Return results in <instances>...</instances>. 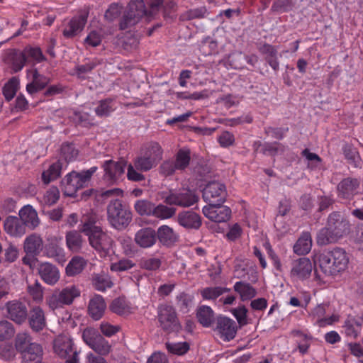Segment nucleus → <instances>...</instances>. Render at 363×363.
Masks as SVG:
<instances>
[{"instance_id":"obj_1","label":"nucleus","mask_w":363,"mask_h":363,"mask_svg":"<svg viewBox=\"0 0 363 363\" xmlns=\"http://www.w3.org/2000/svg\"><path fill=\"white\" fill-rule=\"evenodd\" d=\"M80 232L88 237L89 245L98 252L101 257L110 255L113 240L96 225V216L94 213L84 214L80 220Z\"/></svg>"},{"instance_id":"obj_2","label":"nucleus","mask_w":363,"mask_h":363,"mask_svg":"<svg viewBox=\"0 0 363 363\" xmlns=\"http://www.w3.org/2000/svg\"><path fill=\"white\" fill-rule=\"evenodd\" d=\"M163 4L164 0H150V9L147 12L143 0H132L128 4L127 12L120 21V29L126 30L131 28L145 15L154 16L161 9H163Z\"/></svg>"},{"instance_id":"obj_3","label":"nucleus","mask_w":363,"mask_h":363,"mask_svg":"<svg viewBox=\"0 0 363 363\" xmlns=\"http://www.w3.org/2000/svg\"><path fill=\"white\" fill-rule=\"evenodd\" d=\"M315 262L325 275L335 276L347 269L349 257L342 248L335 247L318 255Z\"/></svg>"},{"instance_id":"obj_4","label":"nucleus","mask_w":363,"mask_h":363,"mask_svg":"<svg viewBox=\"0 0 363 363\" xmlns=\"http://www.w3.org/2000/svg\"><path fill=\"white\" fill-rule=\"evenodd\" d=\"M81 291L79 288L70 284L62 289H55L53 292L46 298V304L52 311L62 308L65 306L72 304L74 301L79 297Z\"/></svg>"},{"instance_id":"obj_5","label":"nucleus","mask_w":363,"mask_h":363,"mask_svg":"<svg viewBox=\"0 0 363 363\" xmlns=\"http://www.w3.org/2000/svg\"><path fill=\"white\" fill-rule=\"evenodd\" d=\"M107 215L110 224L118 230L128 226L132 219L130 211L118 199L110 201L107 206Z\"/></svg>"},{"instance_id":"obj_6","label":"nucleus","mask_w":363,"mask_h":363,"mask_svg":"<svg viewBox=\"0 0 363 363\" xmlns=\"http://www.w3.org/2000/svg\"><path fill=\"white\" fill-rule=\"evenodd\" d=\"M157 318L159 327L167 333H178L182 330L177 311L169 304L163 303L158 306Z\"/></svg>"},{"instance_id":"obj_7","label":"nucleus","mask_w":363,"mask_h":363,"mask_svg":"<svg viewBox=\"0 0 363 363\" xmlns=\"http://www.w3.org/2000/svg\"><path fill=\"white\" fill-rule=\"evenodd\" d=\"M96 169V167H92L88 170L79 173L72 172L68 174L62 181L65 187V193L67 196H73L78 189L86 186Z\"/></svg>"},{"instance_id":"obj_8","label":"nucleus","mask_w":363,"mask_h":363,"mask_svg":"<svg viewBox=\"0 0 363 363\" xmlns=\"http://www.w3.org/2000/svg\"><path fill=\"white\" fill-rule=\"evenodd\" d=\"M162 150L157 143H151L143 155L134 160L135 167L141 172H147L155 167L162 159Z\"/></svg>"},{"instance_id":"obj_9","label":"nucleus","mask_w":363,"mask_h":363,"mask_svg":"<svg viewBox=\"0 0 363 363\" xmlns=\"http://www.w3.org/2000/svg\"><path fill=\"white\" fill-rule=\"evenodd\" d=\"M164 201L170 206H178L187 208L193 206L199 201V196L195 192L189 189H180L179 190H171L168 194L163 196Z\"/></svg>"},{"instance_id":"obj_10","label":"nucleus","mask_w":363,"mask_h":363,"mask_svg":"<svg viewBox=\"0 0 363 363\" xmlns=\"http://www.w3.org/2000/svg\"><path fill=\"white\" fill-rule=\"evenodd\" d=\"M55 352L68 363H79L77 351L74 348L72 339L65 335L57 336L54 340Z\"/></svg>"},{"instance_id":"obj_11","label":"nucleus","mask_w":363,"mask_h":363,"mask_svg":"<svg viewBox=\"0 0 363 363\" xmlns=\"http://www.w3.org/2000/svg\"><path fill=\"white\" fill-rule=\"evenodd\" d=\"M225 186L217 182H209L203 191V198L210 205H221L225 199Z\"/></svg>"},{"instance_id":"obj_12","label":"nucleus","mask_w":363,"mask_h":363,"mask_svg":"<svg viewBox=\"0 0 363 363\" xmlns=\"http://www.w3.org/2000/svg\"><path fill=\"white\" fill-rule=\"evenodd\" d=\"M215 324L214 331L222 340L230 341L235 337L238 327L233 319L219 316L216 320Z\"/></svg>"},{"instance_id":"obj_13","label":"nucleus","mask_w":363,"mask_h":363,"mask_svg":"<svg viewBox=\"0 0 363 363\" xmlns=\"http://www.w3.org/2000/svg\"><path fill=\"white\" fill-rule=\"evenodd\" d=\"M126 162L120 160L115 162L113 160H106L103 164L104 170V179L110 183H117L125 172Z\"/></svg>"},{"instance_id":"obj_14","label":"nucleus","mask_w":363,"mask_h":363,"mask_svg":"<svg viewBox=\"0 0 363 363\" xmlns=\"http://www.w3.org/2000/svg\"><path fill=\"white\" fill-rule=\"evenodd\" d=\"M326 225L329 227L340 239L350 232L349 221L339 212H333L328 218Z\"/></svg>"},{"instance_id":"obj_15","label":"nucleus","mask_w":363,"mask_h":363,"mask_svg":"<svg viewBox=\"0 0 363 363\" xmlns=\"http://www.w3.org/2000/svg\"><path fill=\"white\" fill-rule=\"evenodd\" d=\"M312 269L311 260L306 257H301L292 261L290 275L294 279L305 280L310 277Z\"/></svg>"},{"instance_id":"obj_16","label":"nucleus","mask_w":363,"mask_h":363,"mask_svg":"<svg viewBox=\"0 0 363 363\" xmlns=\"http://www.w3.org/2000/svg\"><path fill=\"white\" fill-rule=\"evenodd\" d=\"M7 318L17 324L23 323L28 317V309L25 303L19 301H11L5 306Z\"/></svg>"},{"instance_id":"obj_17","label":"nucleus","mask_w":363,"mask_h":363,"mask_svg":"<svg viewBox=\"0 0 363 363\" xmlns=\"http://www.w3.org/2000/svg\"><path fill=\"white\" fill-rule=\"evenodd\" d=\"M203 215L209 220L216 223H222L227 221L231 214V210L227 206L221 205H210L203 208Z\"/></svg>"},{"instance_id":"obj_18","label":"nucleus","mask_w":363,"mask_h":363,"mask_svg":"<svg viewBox=\"0 0 363 363\" xmlns=\"http://www.w3.org/2000/svg\"><path fill=\"white\" fill-rule=\"evenodd\" d=\"M359 182L357 179L347 177L337 185V195L342 199L350 200L358 193Z\"/></svg>"},{"instance_id":"obj_19","label":"nucleus","mask_w":363,"mask_h":363,"mask_svg":"<svg viewBox=\"0 0 363 363\" xmlns=\"http://www.w3.org/2000/svg\"><path fill=\"white\" fill-rule=\"evenodd\" d=\"M3 60L13 72L16 73L23 68L27 58H25L22 50L11 49L6 52Z\"/></svg>"},{"instance_id":"obj_20","label":"nucleus","mask_w":363,"mask_h":363,"mask_svg":"<svg viewBox=\"0 0 363 363\" xmlns=\"http://www.w3.org/2000/svg\"><path fill=\"white\" fill-rule=\"evenodd\" d=\"M38 272L42 280L50 286L57 284L60 277L57 267L49 262L40 263L38 267Z\"/></svg>"},{"instance_id":"obj_21","label":"nucleus","mask_w":363,"mask_h":363,"mask_svg":"<svg viewBox=\"0 0 363 363\" xmlns=\"http://www.w3.org/2000/svg\"><path fill=\"white\" fill-rule=\"evenodd\" d=\"M178 223L188 230H198L201 226L202 220L200 215L192 211H183L178 213Z\"/></svg>"},{"instance_id":"obj_22","label":"nucleus","mask_w":363,"mask_h":363,"mask_svg":"<svg viewBox=\"0 0 363 363\" xmlns=\"http://www.w3.org/2000/svg\"><path fill=\"white\" fill-rule=\"evenodd\" d=\"M86 21V14L74 16L65 26L62 31L63 36L66 38H74L84 29Z\"/></svg>"},{"instance_id":"obj_23","label":"nucleus","mask_w":363,"mask_h":363,"mask_svg":"<svg viewBox=\"0 0 363 363\" xmlns=\"http://www.w3.org/2000/svg\"><path fill=\"white\" fill-rule=\"evenodd\" d=\"M61 238L54 237L48 240V243L45 247V253L49 258H52L58 262L65 261L64 249L61 246Z\"/></svg>"},{"instance_id":"obj_24","label":"nucleus","mask_w":363,"mask_h":363,"mask_svg":"<svg viewBox=\"0 0 363 363\" xmlns=\"http://www.w3.org/2000/svg\"><path fill=\"white\" fill-rule=\"evenodd\" d=\"M4 229L12 237L21 238L26 233L23 223L16 216H8L4 222Z\"/></svg>"},{"instance_id":"obj_25","label":"nucleus","mask_w":363,"mask_h":363,"mask_svg":"<svg viewBox=\"0 0 363 363\" xmlns=\"http://www.w3.org/2000/svg\"><path fill=\"white\" fill-rule=\"evenodd\" d=\"M18 216L19 219L23 223L26 228L34 230L40 224L38 213L30 205H26L21 208Z\"/></svg>"},{"instance_id":"obj_26","label":"nucleus","mask_w":363,"mask_h":363,"mask_svg":"<svg viewBox=\"0 0 363 363\" xmlns=\"http://www.w3.org/2000/svg\"><path fill=\"white\" fill-rule=\"evenodd\" d=\"M106 308L104 298L99 294H94L88 303V313L94 320L101 319Z\"/></svg>"},{"instance_id":"obj_27","label":"nucleus","mask_w":363,"mask_h":363,"mask_svg":"<svg viewBox=\"0 0 363 363\" xmlns=\"http://www.w3.org/2000/svg\"><path fill=\"white\" fill-rule=\"evenodd\" d=\"M134 240L140 247H151L157 241L156 232L151 228H142L135 233Z\"/></svg>"},{"instance_id":"obj_28","label":"nucleus","mask_w":363,"mask_h":363,"mask_svg":"<svg viewBox=\"0 0 363 363\" xmlns=\"http://www.w3.org/2000/svg\"><path fill=\"white\" fill-rule=\"evenodd\" d=\"M28 315L29 325L33 331L40 332L46 327L45 312L40 306L32 308Z\"/></svg>"},{"instance_id":"obj_29","label":"nucleus","mask_w":363,"mask_h":363,"mask_svg":"<svg viewBox=\"0 0 363 363\" xmlns=\"http://www.w3.org/2000/svg\"><path fill=\"white\" fill-rule=\"evenodd\" d=\"M43 248V241L39 235L33 233L26 238L23 250L27 255L36 256L40 254Z\"/></svg>"},{"instance_id":"obj_30","label":"nucleus","mask_w":363,"mask_h":363,"mask_svg":"<svg viewBox=\"0 0 363 363\" xmlns=\"http://www.w3.org/2000/svg\"><path fill=\"white\" fill-rule=\"evenodd\" d=\"M81 233L79 229V231L73 230L66 233V245L67 248L72 252L78 253L81 252L85 245V240Z\"/></svg>"},{"instance_id":"obj_31","label":"nucleus","mask_w":363,"mask_h":363,"mask_svg":"<svg viewBox=\"0 0 363 363\" xmlns=\"http://www.w3.org/2000/svg\"><path fill=\"white\" fill-rule=\"evenodd\" d=\"M159 241L165 246L173 245L179 239V235L168 225H162L157 229L156 233Z\"/></svg>"},{"instance_id":"obj_32","label":"nucleus","mask_w":363,"mask_h":363,"mask_svg":"<svg viewBox=\"0 0 363 363\" xmlns=\"http://www.w3.org/2000/svg\"><path fill=\"white\" fill-rule=\"evenodd\" d=\"M363 325V314L360 316L350 317L343 326L345 335L352 338H356L360 333Z\"/></svg>"},{"instance_id":"obj_33","label":"nucleus","mask_w":363,"mask_h":363,"mask_svg":"<svg viewBox=\"0 0 363 363\" xmlns=\"http://www.w3.org/2000/svg\"><path fill=\"white\" fill-rule=\"evenodd\" d=\"M117 108L115 100L107 98L99 101L94 108L96 115L100 118L108 117Z\"/></svg>"},{"instance_id":"obj_34","label":"nucleus","mask_w":363,"mask_h":363,"mask_svg":"<svg viewBox=\"0 0 363 363\" xmlns=\"http://www.w3.org/2000/svg\"><path fill=\"white\" fill-rule=\"evenodd\" d=\"M311 247L312 239L310 233L303 232L294 244L293 250L298 255H305L311 251Z\"/></svg>"},{"instance_id":"obj_35","label":"nucleus","mask_w":363,"mask_h":363,"mask_svg":"<svg viewBox=\"0 0 363 363\" xmlns=\"http://www.w3.org/2000/svg\"><path fill=\"white\" fill-rule=\"evenodd\" d=\"M23 354L22 363H41L43 349L40 345L33 343Z\"/></svg>"},{"instance_id":"obj_36","label":"nucleus","mask_w":363,"mask_h":363,"mask_svg":"<svg viewBox=\"0 0 363 363\" xmlns=\"http://www.w3.org/2000/svg\"><path fill=\"white\" fill-rule=\"evenodd\" d=\"M91 282L94 288L99 291H105L113 286V283L111 277L104 272L92 275Z\"/></svg>"},{"instance_id":"obj_37","label":"nucleus","mask_w":363,"mask_h":363,"mask_svg":"<svg viewBox=\"0 0 363 363\" xmlns=\"http://www.w3.org/2000/svg\"><path fill=\"white\" fill-rule=\"evenodd\" d=\"M259 52L266 55L265 60L269 66L274 70L279 69V62L277 59V50L269 44H264L259 48Z\"/></svg>"},{"instance_id":"obj_38","label":"nucleus","mask_w":363,"mask_h":363,"mask_svg":"<svg viewBox=\"0 0 363 363\" xmlns=\"http://www.w3.org/2000/svg\"><path fill=\"white\" fill-rule=\"evenodd\" d=\"M62 169V163L60 161H57L49 166V167L44 170L41 175V179L45 184H48L51 182L58 179L61 175Z\"/></svg>"},{"instance_id":"obj_39","label":"nucleus","mask_w":363,"mask_h":363,"mask_svg":"<svg viewBox=\"0 0 363 363\" xmlns=\"http://www.w3.org/2000/svg\"><path fill=\"white\" fill-rule=\"evenodd\" d=\"M340 239L334 232H333L327 225L321 228L317 233L316 242L320 246H325L330 244H334Z\"/></svg>"},{"instance_id":"obj_40","label":"nucleus","mask_w":363,"mask_h":363,"mask_svg":"<svg viewBox=\"0 0 363 363\" xmlns=\"http://www.w3.org/2000/svg\"><path fill=\"white\" fill-rule=\"evenodd\" d=\"M328 306L326 304H320L313 308L312 311V315L317 318V323L319 326L324 327L326 325H331L337 320V318L335 315L325 318L326 310Z\"/></svg>"},{"instance_id":"obj_41","label":"nucleus","mask_w":363,"mask_h":363,"mask_svg":"<svg viewBox=\"0 0 363 363\" xmlns=\"http://www.w3.org/2000/svg\"><path fill=\"white\" fill-rule=\"evenodd\" d=\"M291 335L296 337V342L299 352L302 354H306L311 346L312 337L298 330H292Z\"/></svg>"},{"instance_id":"obj_42","label":"nucleus","mask_w":363,"mask_h":363,"mask_svg":"<svg viewBox=\"0 0 363 363\" xmlns=\"http://www.w3.org/2000/svg\"><path fill=\"white\" fill-rule=\"evenodd\" d=\"M234 290L238 292L242 301L250 300L257 295V290L249 283L245 281H237L233 286Z\"/></svg>"},{"instance_id":"obj_43","label":"nucleus","mask_w":363,"mask_h":363,"mask_svg":"<svg viewBox=\"0 0 363 363\" xmlns=\"http://www.w3.org/2000/svg\"><path fill=\"white\" fill-rule=\"evenodd\" d=\"M199 322L206 328L210 327L214 320V312L210 306H201L196 313Z\"/></svg>"},{"instance_id":"obj_44","label":"nucleus","mask_w":363,"mask_h":363,"mask_svg":"<svg viewBox=\"0 0 363 363\" xmlns=\"http://www.w3.org/2000/svg\"><path fill=\"white\" fill-rule=\"evenodd\" d=\"M343 154L348 163L354 167H361L362 160L356 148L349 145H345L342 147Z\"/></svg>"},{"instance_id":"obj_45","label":"nucleus","mask_w":363,"mask_h":363,"mask_svg":"<svg viewBox=\"0 0 363 363\" xmlns=\"http://www.w3.org/2000/svg\"><path fill=\"white\" fill-rule=\"evenodd\" d=\"M86 265V261L82 257H74L66 267L68 276H75L80 274Z\"/></svg>"},{"instance_id":"obj_46","label":"nucleus","mask_w":363,"mask_h":363,"mask_svg":"<svg viewBox=\"0 0 363 363\" xmlns=\"http://www.w3.org/2000/svg\"><path fill=\"white\" fill-rule=\"evenodd\" d=\"M230 291V289L222 286L206 287L201 291V295L204 300L213 301Z\"/></svg>"},{"instance_id":"obj_47","label":"nucleus","mask_w":363,"mask_h":363,"mask_svg":"<svg viewBox=\"0 0 363 363\" xmlns=\"http://www.w3.org/2000/svg\"><path fill=\"white\" fill-rule=\"evenodd\" d=\"M161 265V259L154 257H143L139 262L140 268L150 272H156L159 270Z\"/></svg>"},{"instance_id":"obj_48","label":"nucleus","mask_w":363,"mask_h":363,"mask_svg":"<svg viewBox=\"0 0 363 363\" xmlns=\"http://www.w3.org/2000/svg\"><path fill=\"white\" fill-rule=\"evenodd\" d=\"M27 62L30 59L35 62H41L45 60L40 48L28 45L22 50Z\"/></svg>"},{"instance_id":"obj_49","label":"nucleus","mask_w":363,"mask_h":363,"mask_svg":"<svg viewBox=\"0 0 363 363\" xmlns=\"http://www.w3.org/2000/svg\"><path fill=\"white\" fill-rule=\"evenodd\" d=\"M109 308L113 313L118 315H125L130 312V306L126 300L123 297L113 300Z\"/></svg>"},{"instance_id":"obj_50","label":"nucleus","mask_w":363,"mask_h":363,"mask_svg":"<svg viewBox=\"0 0 363 363\" xmlns=\"http://www.w3.org/2000/svg\"><path fill=\"white\" fill-rule=\"evenodd\" d=\"M33 343L31 342V337L27 333H18L15 339V347L21 353L26 351Z\"/></svg>"},{"instance_id":"obj_51","label":"nucleus","mask_w":363,"mask_h":363,"mask_svg":"<svg viewBox=\"0 0 363 363\" xmlns=\"http://www.w3.org/2000/svg\"><path fill=\"white\" fill-rule=\"evenodd\" d=\"M175 213L176 209L174 208L159 204L157 206H154L152 216L160 219H168L172 218Z\"/></svg>"},{"instance_id":"obj_52","label":"nucleus","mask_w":363,"mask_h":363,"mask_svg":"<svg viewBox=\"0 0 363 363\" xmlns=\"http://www.w3.org/2000/svg\"><path fill=\"white\" fill-rule=\"evenodd\" d=\"M59 198V189L56 186H51L46 191L40 201L43 205L50 206L55 204L58 201Z\"/></svg>"},{"instance_id":"obj_53","label":"nucleus","mask_w":363,"mask_h":363,"mask_svg":"<svg viewBox=\"0 0 363 363\" xmlns=\"http://www.w3.org/2000/svg\"><path fill=\"white\" fill-rule=\"evenodd\" d=\"M15 334L13 325L6 320H0V342L10 340Z\"/></svg>"},{"instance_id":"obj_54","label":"nucleus","mask_w":363,"mask_h":363,"mask_svg":"<svg viewBox=\"0 0 363 363\" xmlns=\"http://www.w3.org/2000/svg\"><path fill=\"white\" fill-rule=\"evenodd\" d=\"M19 86V82L16 77H12L5 84L3 94L7 101H11L16 95Z\"/></svg>"},{"instance_id":"obj_55","label":"nucleus","mask_w":363,"mask_h":363,"mask_svg":"<svg viewBox=\"0 0 363 363\" xmlns=\"http://www.w3.org/2000/svg\"><path fill=\"white\" fill-rule=\"evenodd\" d=\"M27 291L35 301H43L44 288L38 280H35L33 284L28 285Z\"/></svg>"},{"instance_id":"obj_56","label":"nucleus","mask_w":363,"mask_h":363,"mask_svg":"<svg viewBox=\"0 0 363 363\" xmlns=\"http://www.w3.org/2000/svg\"><path fill=\"white\" fill-rule=\"evenodd\" d=\"M135 266V264L132 260L123 258L116 262L111 263L110 269L114 272L121 273L131 269Z\"/></svg>"},{"instance_id":"obj_57","label":"nucleus","mask_w":363,"mask_h":363,"mask_svg":"<svg viewBox=\"0 0 363 363\" xmlns=\"http://www.w3.org/2000/svg\"><path fill=\"white\" fill-rule=\"evenodd\" d=\"M167 350L173 354L183 355L189 350V345L186 342H167Z\"/></svg>"},{"instance_id":"obj_58","label":"nucleus","mask_w":363,"mask_h":363,"mask_svg":"<svg viewBox=\"0 0 363 363\" xmlns=\"http://www.w3.org/2000/svg\"><path fill=\"white\" fill-rule=\"evenodd\" d=\"M155 204L147 200H138L135 203V209L141 216H151Z\"/></svg>"},{"instance_id":"obj_59","label":"nucleus","mask_w":363,"mask_h":363,"mask_svg":"<svg viewBox=\"0 0 363 363\" xmlns=\"http://www.w3.org/2000/svg\"><path fill=\"white\" fill-rule=\"evenodd\" d=\"M190 162V154L189 151L180 150L177 155L176 160L174 161L178 170H184L188 167Z\"/></svg>"},{"instance_id":"obj_60","label":"nucleus","mask_w":363,"mask_h":363,"mask_svg":"<svg viewBox=\"0 0 363 363\" xmlns=\"http://www.w3.org/2000/svg\"><path fill=\"white\" fill-rule=\"evenodd\" d=\"M72 120L77 124L86 127L93 125V117L88 113L84 111H74Z\"/></svg>"},{"instance_id":"obj_61","label":"nucleus","mask_w":363,"mask_h":363,"mask_svg":"<svg viewBox=\"0 0 363 363\" xmlns=\"http://www.w3.org/2000/svg\"><path fill=\"white\" fill-rule=\"evenodd\" d=\"M286 147L279 143H266L263 145V152L271 155L282 154L286 151Z\"/></svg>"},{"instance_id":"obj_62","label":"nucleus","mask_w":363,"mask_h":363,"mask_svg":"<svg viewBox=\"0 0 363 363\" xmlns=\"http://www.w3.org/2000/svg\"><path fill=\"white\" fill-rule=\"evenodd\" d=\"M193 297L187 294L181 293L177 296V305L180 311L187 313L191 305Z\"/></svg>"},{"instance_id":"obj_63","label":"nucleus","mask_w":363,"mask_h":363,"mask_svg":"<svg viewBox=\"0 0 363 363\" xmlns=\"http://www.w3.org/2000/svg\"><path fill=\"white\" fill-rule=\"evenodd\" d=\"M91 348L101 355L108 354L111 350V346L108 341L106 340L101 335L100 337H98L97 341Z\"/></svg>"},{"instance_id":"obj_64","label":"nucleus","mask_w":363,"mask_h":363,"mask_svg":"<svg viewBox=\"0 0 363 363\" xmlns=\"http://www.w3.org/2000/svg\"><path fill=\"white\" fill-rule=\"evenodd\" d=\"M206 12V9L204 7L191 9L183 13L180 16L182 21H189L194 18H203Z\"/></svg>"}]
</instances>
